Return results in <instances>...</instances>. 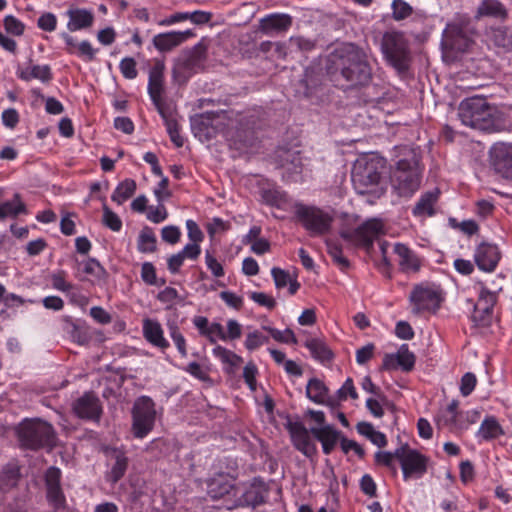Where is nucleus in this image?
I'll return each instance as SVG.
<instances>
[{
  "label": "nucleus",
  "mask_w": 512,
  "mask_h": 512,
  "mask_svg": "<svg viewBox=\"0 0 512 512\" xmlns=\"http://www.w3.org/2000/svg\"><path fill=\"white\" fill-rule=\"evenodd\" d=\"M135 190L136 182L132 179H125L117 185L111 199L118 204H122L135 193Z\"/></svg>",
  "instance_id": "a19ab883"
},
{
  "label": "nucleus",
  "mask_w": 512,
  "mask_h": 512,
  "mask_svg": "<svg viewBox=\"0 0 512 512\" xmlns=\"http://www.w3.org/2000/svg\"><path fill=\"white\" fill-rule=\"evenodd\" d=\"M296 215L304 228L312 236H320L329 232L333 217L326 211L303 204L296 205Z\"/></svg>",
  "instance_id": "6e6552de"
},
{
  "label": "nucleus",
  "mask_w": 512,
  "mask_h": 512,
  "mask_svg": "<svg viewBox=\"0 0 512 512\" xmlns=\"http://www.w3.org/2000/svg\"><path fill=\"white\" fill-rule=\"evenodd\" d=\"M52 287L58 291L66 293L72 301L76 298V293L73 291L75 286L66 280L65 271H57L51 276Z\"/></svg>",
  "instance_id": "37998d69"
},
{
  "label": "nucleus",
  "mask_w": 512,
  "mask_h": 512,
  "mask_svg": "<svg viewBox=\"0 0 512 512\" xmlns=\"http://www.w3.org/2000/svg\"><path fill=\"white\" fill-rule=\"evenodd\" d=\"M258 373V369L256 365L252 362L246 364L243 369V378L250 388L251 391L256 390V375Z\"/></svg>",
  "instance_id": "680f3d73"
},
{
  "label": "nucleus",
  "mask_w": 512,
  "mask_h": 512,
  "mask_svg": "<svg viewBox=\"0 0 512 512\" xmlns=\"http://www.w3.org/2000/svg\"><path fill=\"white\" fill-rule=\"evenodd\" d=\"M466 22H451L446 25L442 33V44L456 51H465L469 46V39L464 32Z\"/></svg>",
  "instance_id": "a211bd4d"
},
{
  "label": "nucleus",
  "mask_w": 512,
  "mask_h": 512,
  "mask_svg": "<svg viewBox=\"0 0 512 512\" xmlns=\"http://www.w3.org/2000/svg\"><path fill=\"white\" fill-rule=\"evenodd\" d=\"M473 257L479 270L491 273L497 268L501 253L497 245L482 242L475 248Z\"/></svg>",
  "instance_id": "2eb2a0df"
},
{
  "label": "nucleus",
  "mask_w": 512,
  "mask_h": 512,
  "mask_svg": "<svg viewBox=\"0 0 512 512\" xmlns=\"http://www.w3.org/2000/svg\"><path fill=\"white\" fill-rule=\"evenodd\" d=\"M212 354L215 358L228 366L229 372H231L233 368L239 366L243 361L240 356L220 345H216L212 349Z\"/></svg>",
  "instance_id": "e433bc0d"
},
{
  "label": "nucleus",
  "mask_w": 512,
  "mask_h": 512,
  "mask_svg": "<svg viewBox=\"0 0 512 512\" xmlns=\"http://www.w3.org/2000/svg\"><path fill=\"white\" fill-rule=\"evenodd\" d=\"M19 479V469L16 464H8L0 472V491H8L14 487Z\"/></svg>",
  "instance_id": "ea45409f"
},
{
  "label": "nucleus",
  "mask_w": 512,
  "mask_h": 512,
  "mask_svg": "<svg viewBox=\"0 0 512 512\" xmlns=\"http://www.w3.org/2000/svg\"><path fill=\"white\" fill-rule=\"evenodd\" d=\"M503 434L504 430L498 420L494 416H487L476 432V438L479 442L491 441Z\"/></svg>",
  "instance_id": "2f4dec72"
},
{
  "label": "nucleus",
  "mask_w": 512,
  "mask_h": 512,
  "mask_svg": "<svg viewBox=\"0 0 512 512\" xmlns=\"http://www.w3.org/2000/svg\"><path fill=\"white\" fill-rule=\"evenodd\" d=\"M21 444L30 449L50 447L55 441L53 427L40 419L24 420L18 427Z\"/></svg>",
  "instance_id": "20e7f679"
},
{
  "label": "nucleus",
  "mask_w": 512,
  "mask_h": 512,
  "mask_svg": "<svg viewBox=\"0 0 512 512\" xmlns=\"http://www.w3.org/2000/svg\"><path fill=\"white\" fill-rule=\"evenodd\" d=\"M3 25L8 34L13 36L24 34L25 24L13 15H6L3 19Z\"/></svg>",
  "instance_id": "3c124183"
},
{
  "label": "nucleus",
  "mask_w": 512,
  "mask_h": 512,
  "mask_svg": "<svg viewBox=\"0 0 512 512\" xmlns=\"http://www.w3.org/2000/svg\"><path fill=\"white\" fill-rule=\"evenodd\" d=\"M411 311L416 315L436 312L443 300L442 292L435 285H418L410 294Z\"/></svg>",
  "instance_id": "1a4fd4ad"
},
{
  "label": "nucleus",
  "mask_w": 512,
  "mask_h": 512,
  "mask_svg": "<svg viewBox=\"0 0 512 512\" xmlns=\"http://www.w3.org/2000/svg\"><path fill=\"white\" fill-rule=\"evenodd\" d=\"M359 434L367 437L374 445L384 447L387 444V439L384 433L374 429L373 425L367 422H360L357 425Z\"/></svg>",
  "instance_id": "58836bf2"
},
{
  "label": "nucleus",
  "mask_w": 512,
  "mask_h": 512,
  "mask_svg": "<svg viewBox=\"0 0 512 512\" xmlns=\"http://www.w3.org/2000/svg\"><path fill=\"white\" fill-rule=\"evenodd\" d=\"M394 253L398 257V264L403 272H417L421 267V261L418 256L405 244L396 243Z\"/></svg>",
  "instance_id": "cd10ccee"
},
{
  "label": "nucleus",
  "mask_w": 512,
  "mask_h": 512,
  "mask_svg": "<svg viewBox=\"0 0 512 512\" xmlns=\"http://www.w3.org/2000/svg\"><path fill=\"white\" fill-rule=\"evenodd\" d=\"M164 70V62L157 60L149 71L148 79V94L162 117H165V110L162 102Z\"/></svg>",
  "instance_id": "4468645a"
},
{
  "label": "nucleus",
  "mask_w": 512,
  "mask_h": 512,
  "mask_svg": "<svg viewBox=\"0 0 512 512\" xmlns=\"http://www.w3.org/2000/svg\"><path fill=\"white\" fill-rule=\"evenodd\" d=\"M103 223L112 231L118 232L122 228L120 217L110 210L106 205L103 206Z\"/></svg>",
  "instance_id": "6e6d98bb"
},
{
  "label": "nucleus",
  "mask_w": 512,
  "mask_h": 512,
  "mask_svg": "<svg viewBox=\"0 0 512 512\" xmlns=\"http://www.w3.org/2000/svg\"><path fill=\"white\" fill-rule=\"evenodd\" d=\"M192 35L193 33L190 30L160 33L154 36L153 44L160 52H168L179 46Z\"/></svg>",
  "instance_id": "4be33fe9"
},
{
  "label": "nucleus",
  "mask_w": 512,
  "mask_h": 512,
  "mask_svg": "<svg viewBox=\"0 0 512 512\" xmlns=\"http://www.w3.org/2000/svg\"><path fill=\"white\" fill-rule=\"evenodd\" d=\"M85 274L98 276L102 272L100 263L94 258H88L78 263Z\"/></svg>",
  "instance_id": "69168bd1"
},
{
  "label": "nucleus",
  "mask_w": 512,
  "mask_h": 512,
  "mask_svg": "<svg viewBox=\"0 0 512 512\" xmlns=\"http://www.w3.org/2000/svg\"><path fill=\"white\" fill-rule=\"evenodd\" d=\"M395 358L397 361V365L403 371H410L414 367L415 356L411 351H409L407 344H403L400 346L397 353L395 354Z\"/></svg>",
  "instance_id": "a18cd8bd"
},
{
  "label": "nucleus",
  "mask_w": 512,
  "mask_h": 512,
  "mask_svg": "<svg viewBox=\"0 0 512 512\" xmlns=\"http://www.w3.org/2000/svg\"><path fill=\"white\" fill-rule=\"evenodd\" d=\"M458 116L463 125L473 129L490 132L504 127L502 111L483 97L463 100L458 108Z\"/></svg>",
  "instance_id": "f257e3e1"
},
{
  "label": "nucleus",
  "mask_w": 512,
  "mask_h": 512,
  "mask_svg": "<svg viewBox=\"0 0 512 512\" xmlns=\"http://www.w3.org/2000/svg\"><path fill=\"white\" fill-rule=\"evenodd\" d=\"M380 178L379 162L375 160L359 159L352 168L351 180L358 194H379Z\"/></svg>",
  "instance_id": "39448f33"
},
{
  "label": "nucleus",
  "mask_w": 512,
  "mask_h": 512,
  "mask_svg": "<svg viewBox=\"0 0 512 512\" xmlns=\"http://www.w3.org/2000/svg\"><path fill=\"white\" fill-rule=\"evenodd\" d=\"M228 229L229 223L218 217L213 218L207 225V232L210 237H214L216 234L225 232Z\"/></svg>",
  "instance_id": "774afa93"
},
{
  "label": "nucleus",
  "mask_w": 512,
  "mask_h": 512,
  "mask_svg": "<svg viewBox=\"0 0 512 512\" xmlns=\"http://www.w3.org/2000/svg\"><path fill=\"white\" fill-rule=\"evenodd\" d=\"M392 17L396 21H402L413 13L412 6L404 0H393L391 4Z\"/></svg>",
  "instance_id": "de8ad7c7"
},
{
  "label": "nucleus",
  "mask_w": 512,
  "mask_h": 512,
  "mask_svg": "<svg viewBox=\"0 0 512 512\" xmlns=\"http://www.w3.org/2000/svg\"><path fill=\"white\" fill-rule=\"evenodd\" d=\"M107 466L106 480L112 484L117 483L126 473L129 459L121 448L106 449Z\"/></svg>",
  "instance_id": "dca6fc26"
},
{
  "label": "nucleus",
  "mask_w": 512,
  "mask_h": 512,
  "mask_svg": "<svg viewBox=\"0 0 512 512\" xmlns=\"http://www.w3.org/2000/svg\"><path fill=\"white\" fill-rule=\"evenodd\" d=\"M480 413L477 410L460 411L457 424V433L467 430L479 419Z\"/></svg>",
  "instance_id": "603ef678"
},
{
  "label": "nucleus",
  "mask_w": 512,
  "mask_h": 512,
  "mask_svg": "<svg viewBox=\"0 0 512 512\" xmlns=\"http://www.w3.org/2000/svg\"><path fill=\"white\" fill-rule=\"evenodd\" d=\"M292 25V18L288 14H270L260 21V29L267 35L287 31Z\"/></svg>",
  "instance_id": "a878e982"
},
{
  "label": "nucleus",
  "mask_w": 512,
  "mask_h": 512,
  "mask_svg": "<svg viewBox=\"0 0 512 512\" xmlns=\"http://www.w3.org/2000/svg\"><path fill=\"white\" fill-rule=\"evenodd\" d=\"M199 334L206 337L210 343H216L218 340L225 341V331L218 322L209 323L204 316H196L192 320Z\"/></svg>",
  "instance_id": "bb28decb"
},
{
  "label": "nucleus",
  "mask_w": 512,
  "mask_h": 512,
  "mask_svg": "<svg viewBox=\"0 0 512 512\" xmlns=\"http://www.w3.org/2000/svg\"><path fill=\"white\" fill-rule=\"evenodd\" d=\"M169 334L182 357L187 356L186 340L175 324H169Z\"/></svg>",
  "instance_id": "5fc2aeb1"
},
{
  "label": "nucleus",
  "mask_w": 512,
  "mask_h": 512,
  "mask_svg": "<svg viewBox=\"0 0 512 512\" xmlns=\"http://www.w3.org/2000/svg\"><path fill=\"white\" fill-rule=\"evenodd\" d=\"M490 164L496 174L512 180V144L499 142L490 149Z\"/></svg>",
  "instance_id": "ddd939ff"
},
{
  "label": "nucleus",
  "mask_w": 512,
  "mask_h": 512,
  "mask_svg": "<svg viewBox=\"0 0 512 512\" xmlns=\"http://www.w3.org/2000/svg\"><path fill=\"white\" fill-rule=\"evenodd\" d=\"M390 182L392 189L400 197H411L419 189L421 169L419 160L413 153L396 163L391 171Z\"/></svg>",
  "instance_id": "7ed1b4c3"
},
{
  "label": "nucleus",
  "mask_w": 512,
  "mask_h": 512,
  "mask_svg": "<svg viewBox=\"0 0 512 512\" xmlns=\"http://www.w3.org/2000/svg\"><path fill=\"white\" fill-rule=\"evenodd\" d=\"M262 328L263 330L267 331L271 335V337L277 342L286 344L297 343L295 334L291 329L278 330L270 326H263Z\"/></svg>",
  "instance_id": "09e8293b"
},
{
  "label": "nucleus",
  "mask_w": 512,
  "mask_h": 512,
  "mask_svg": "<svg viewBox=\"0 0 512 512\" xmlns=\"http://www.w3.org/2000/svg\"><path fill=\"white\" fill-rule=\"evenodd\" d=\"M156 418L154 402L146 396L138 398L132 409V433L135 438L143 439L153 429Z\"/></svg>",
  "instance_id": "0eeeda50"
},
{
  "label": "nucleus",
  "mask_w": 512,
  "mask_h": 512,
  "mask_svg": "<svg viewBox=\"0 0 512 512\" xmlns=\"http://www.w3.org/2000/svg\"><path fill=\"white\" fill-rule=\"evenodd\" d=\"M381 50L388 62L397 70L408 68L409 51L402 33L392 31L383 35Z\"/></svg>",
  "instance_id": "423d86ee"
},
{
  "label": "nucleus",
  "mask_w": 512,
  "mask_h": 512,
  "mask_svg": "<svg viewBox=\"0 0 512 512\" xmlns=\"http://www.w3.org/2000/svg\"><path fill=\"white\" fill-rule=\"evenodd\" d=\"M334 62L349 86L365 85L371 79V68L365 53L353 44H345L334 54Z\"/></svg>",
  "instance_id": "f03ea898"
},
{
  "label": "nucleus",
  "mask_w": 512,
  "mask_h": 512,
  "mask_svg": "<svg viewBox=\"0 0 512 512\" xmlns=\"http://www.w3.org/2000/svg\"><path fill=\"white\" fill-rule=\"evenodd\" d=\"M267 496V488L264 482L258 478H254L249 483H239L234 488L232 505L235 507H255L264 502Z\"/></svg>",
  "instance_id": "9d476101"
},
{
  "label": "nucleus",
  "mask_w": 512,
  "mask_h": 512,
  "mask_svg": "<svg viewBox=\"0 0 512 512\" xmlns=\"http://www.w3.org/2000/svg\"><path fill=\"white\" fill-rule=\"evenodd\" d=\"M268 342V336L264 335L261 331L254 330L246 335L244 346L247 350L254 351Z\"/></svg>",
  "instance_id": "8fccbe9b"
},
{
  "label": "nucleus",
  "mask_w": 512,
  "mask_h": 512,
  "mask_svg": "<svg viewBox=\"0 0 512 512\" xmlns=\"http://www.w3.org/2000/svg\"><path fill=\"white\" fill-rule=\"evenodd\" d=\"M395 456L401 464L405 480L412 476L419 478L426 473L427 458L407 445L397 448Z\"/></svg>",
  "instance_id": "9b49d317"
},
{
  "label": "nucleus",
  "mask_w": 512,
  "mask_h": 512,
  "mask_svg": "<svg viewBox=\"0 0 512 512\" xmlns=\"http://www.w3.org/2000/svg\"><path fill=\"white\" fill-rule=\"evenodd\" d=\"M387 403V398L386 401H382L380 398L375 396V398H368L366 400V407L374 417L381 418L384 415L383 406Z\"/></svg>",
  "instance_id": "052dcab7"
},
{
  "label": "nucleus",
  "mask_w": 512,
  "mask_h": 512,
  "mask_svg": "<svg viewBox=\"0 0 512 512\" xmlns=\"http://www.w3.org/2000/svg\"><path fill=\"white\" fill-rule=\"evenodd\" d=\"M458 408L459 401L452 400L446 407L439 409L435 417L438 427L457 433V424L460 413Z\"/></svg>",
  "instance_id": "393cba45"
},
{
  "label": "nucleus",
  "mask_w": 512,
  "mask_h": 512,
  "mask_svg": "<svg viewBox=\"0 0 512 512\" xmlns=\"http://www.w3.org/2000/svg\"><path fill=\"white\" fill-rule=\"evenodd\" d=\"M310 432L321 443H337L339 439V432L335 430L331 425L312 427Z\"/></svg>",
  "instance_id": "c03bdc74"
},
{
  "label": "nucleus",
  "mask_w": 512,
  "mask_h": 512,
  "mask_svg": "<svg viewBox=\"0 0 512 512\" xmlns=\"http://www.w3.org/2000/svg\"><path fill=\"white\" fill-rule=\"evenodd\" d=\"M250 299L260 306L266 307L268 309H273L276 306L275 299L263 292H251L249 295Z\"/></svg>",
  "instance_id": "0e129e2a"
},
{
  "label": "nucleus",
  "mask_w": 512,
  "mask_h": 512,
  "mask_svg": "<svg viewBox=\"0 0 512 512\" xmlns=\"http://www.w3.org/2000/svg\"><path fill=\"white\" fill-rule=\"evenodd\" d=\"M497 300L496 293L482 287L478 300L475 304L474 319L485 324L493 312L494 305Z\"/></svg>",
  "instance_id": "b1692460"
},
{
  "label": "nucleus",
  "mask_w": 512,
  "mask_h": 512,
  "mask_svg": "<svg viewBox=\"0 0 512 512\" xmlns=\"http://www.w3.org/2000/svg\"><path fill=\"white\" fill-rule=\"evenodd\" d=\"M166 123V129L170 136L171 141L177 146L182 147L184 145V138L180 134V128L178 123L175 120L167 119V117H163Z\"/></svg>",
  "instance_id": "4d7b16f0"
},
{
  "label": "nucleus",
  "mask_w": 512,
  "mask_h": 512,
  "mask_svg": "<svg viewBox=\"0 0 512 512\" xmlns=\"http://www.w3.org/2000/svg\"><path fill=\"white\" fill-rule=\"evenodd\" d=\"M27 213L25 204L19 194H15L12 200L0 203V221L7 218H16L20 214Z\"/></svg>",
  "instance_id": "f704fd0d"
},
{
  "label": "nucleus",
  "mask_w": 512,
  "mask_h": 512,
  "mask_svg": "<svg viewBox=\"0 0 512 512\" xmlns=\"http://www.w3.org/2000/svg\"><path fill=\"white\" fill-rule=\"evenodd\" d=\"M507 16V9L499 0H482L475 14L476 19L491 17L502 21L505 20Z\"/></svg>",
  "instance_id": "c756f323"
},
{
  "label": "nucleus",
  "mask_w": 512,
  "mask_h": 512,
  "mask_svg": "<svg viewBox=\"0 0 512 512\" xmlns=\"http://www.w3.org/2000/svg\"><path fill=\"white\" fill-rule=\"evenodd\" d=\"M305 346L310 351L312 357L321 362H329L333 354L326 343L318 338H311L305 342Z\"/></svg>",
  "instance_id": "c9c22d12"
},
{
  "label": "nucleus",
  "mask_w": 512,
  "mask_h": 512,
  "mask_svg": "<svg viewBox=\"0 0 512 512\" xmlns=\"http://www.w3.org/2000/svg\"><path fill=\"white\" fill-rule=\"evenodd\" d=\"M98 52V49H95L92 44L84 40L77 45V50H70V53L76 54L78 57L83 59L86 62L93 61L95 59V56Z\"/></svg>",
  "instance_id": "864d4df0"
},
{
  "label": "nucleus",
  "mask_w": 512,
  "mask_h": 512,
  "mask_svg": "<svg viewBox=\"0 0 512 512\" xmlns=\"http://www.w3.org/2000/svg\"><path fill=\"white\" fill-rule=\"evenodd\" d=\"M205 264L216 278L223 277L225 272L222 264L212 255L210 251L205 253Z\"/></svg>",
  "instance_id": "bf43d9fd"
},
{
  "label": "nucleus",
  "mask_w": 512,
  "mask_h": 512,
  "mask_svg": "<svg viewBox=\"0 0 512 512\" xmlns=\"http://www.w3.org/2000/svg\"><path fill=\"white\" fill-rule=\"evenodd\" d=\"M289 431L293 445L297 450L308 457H311L316 452V446L312 442L308 430L302 424H291Z\"/></svg>",
  "instance_id": "aec40b11"
},
{
  "label": "nucleus",
  "mask_w": 512,
  "mask_h": 512,
  "mask_svg": "<svg viewBox=\"0 0 512 512\" xmlns=\"http://www.w3.org/2000/svg\"><path fill=\"white\" fill-rule=\"evenodd\" d=\"M307 397L317 404L328 403V388L317 378H311L306 386Z\"/></svg>",
  "instance_id": "72a5a7b5"
},
{
  "label": "nucleus",
  "mask_w": 512,
  "mask_h": 512,
  "mask_svg": "<svg viewBox=\"0 0 512 512\" xmlns=\"http://www.w3.org/2000/svg\"><path fill=\"white\" fill-rule=\"evenodd\" d=\"M143 334L145 339L152 345L165 350L169 347V342L164 338V332L161 324L153 319L143 321Z\"/></svg>",
  "instance_id": "c85d7f7f"
},
{
  "label": "nucleus",
  "mask_w": 512,
  "mask_h": 512,
  "mask_svg": "<svg viewBox=\"0 0 512 512\" xmlns=\"http://www.w3.org/2000/svg\"><path fill=\"white\" fill-rule=\"evenodd\" d=\"M234 478L225 473H218L213 477L207 479V493L212 499H219L227 497V501L232 505V498L234 488L237 484L234 483Z\"/></svg>",
  "instance_id": "f3484780"
},
{
  "label": "nucleus",
  "mask_w": 512,
  "mask_h": 512,
  "mask_svg": "<svg viewBox=\"0 0 512 512\" xmlns=\"http://www.w3.org/2000/svg\"><path fill=\"white\" fill-rule=\"evenodd\" d=\"M67 15L69 16L67 28L71 32L90 27L94 20L92 12L86 9H70Z\"/></svg>",
  "instance_id": "473e14b6"
},
{
  "label": "nucleus",
  "mask_w": 512,
  "mask_h": 512,
  "mask_svg": "<svg viewBox=\"0 0 512 512\" xmlns=\"http://www.w3.org/2000/svg\"><path fill=\"white\" fill-rule=\"evenodd\" d=\"M137 246L143 253H150L156 249V237L151 229L145 228L140 232Z\"/></svg>",
  "instance_id": "49530a36"
},
{
  "label": "nucleus",
  "mask_w": 512,
  "mask_h": 512,
  "mask_svg": "<svg viewBox=\"0 0 512 512\" xmlns=\"http://www.w3.org/2000/svg\"><path fill=\"white\" fill-rule=\"evenodd\" d=\"M37 25L44 31L52 32L56 29L57 18L53 13H44L38 18Z\"/></svg>",
  "instance_id": "e2e57ef3"
},
{
  "label": "nucleus",
  "mask_w": 512,
  "mask_h": 512,
  "mask_svg": "<svg viewBox=\"0 0 512 512\" xmlns=\"http://www.w3.org/2000/svg\"><path fill=\"white\" fill-rule=\"evenodd\" d=\"M275 160L289 177L302 171L303 164L299 151L280 148L275 152Z\"/></svg>",
  "instance_id": "412c9836"
},
{
  "label": "nucleus",
  "mask_w": 512,
  "mask_h": 512,
  "mask_svg": "<svg viewBox=\"0 0 512 512\" xmlns=\"http://www.w3.org/2000/svg\"><path fill=\"white\" fill-rule=\"evenodd\" d=\"M119 69L126 79H135L138 75L136 61L132 57H125L120 61Z\"/></svg>",
  "instance_id": "13d9d810"
},
{
  "label": "nucleus",
  "mask_w": 512,
  "mask_h": 512,
  "mask_svg": "<svg viewBox=\"0 0 512 512\" xmlns=\"http://www.w3.org/2000/svg\"><path fill=\"white\" fill-rule=\"evenodd\" d=\"M262 198L267 204L280 209H286L290 203L286 192L277 188L264 190L262 192Z\"/></svg>",
  "instance_id": "4c0bfd02"
},
{
  "label": "nucleus",
  "mask_w": 512,
  "mask_h": 512,
  "mask_svg": "<svg viewBox=\"0 0 512 512\" xmlns=\"http://www.w3.org/2000/svg\"><path fill=\"white\" fill-rule=\"evenodd\" d=\"M439 191L433 190L425 192L421 195L412 213L416 217H431L435 214L434 206L438 201Z\"/></svg>",
  "instance_id": "7c9ffc66"
},
{
  "label": "nucleus",
  "mask_w": 512,
  "mask_h": 512,
  "mask_svg": "<svg viewBox=\"0 0 512 512\" xmlns=\"http://www.w3.org/2000/svg\"><path fill=\"white\" fill-rule=\"evenodd\" d=\"M168 217L167 210L163 204L156 207H150L147 213V218L153 223H161Z\"/></svg>",
  "instance_id": "338daca9"
},
{
  "label": "nucleus",
  "mask_w": 512,
  "mask_h": 512,
  "mask_svg": "<svg viewBox=\"0 0 512 512\" xmlns=\"http://www.w3.org/2000/svg\"><path fill=\"white\" fill-rule=\"evenodd\" d=\"M76 415L83 419L99 420L101 406L99 399L93 394L86 393L73 405Z\"/></svg>",
  "instance_id": "6ab92c4d"
},
{
  "label": "nucleus",
  "mask_w": 512,
  "mask_h": 512,
  "mask_svg": "<svg viewBox=\"0 0 512 512\" xmlns=\"http://www.w3.org/2000/svg\"><path fill=\"white\" fill-rule=\"evenodd\" d=\"M16 74L23 81L39 80L42 83H49L53 78V73L49 65L33 64L32 60L25 67H18Z\"/></svg>",
  "instance_id": "5701e85b"
},
{
  "label": "nucleus",
  "mask_w": 512,
  "mask_h": 512,
  "mask_svg": "<svg viewBox=\"0 0 512 512\" xmlns=\"http://www.w3.org/2000/svg\"><path fill=\"white\" fill-rule=\"evenodd\" d=\"M383 233V222L378 219H371L355 230L341 232V237L350 243L364 247H371L374 240Z\"/></svg>",
  "instance_id": "f8f14e48"
},
{
  "label": "nucleus",
  "mask_w": 512,
  "mask_h": 512,
  "mask_svg": "<svg viewBox=\"0 0 512 512\" xmlns=\"http://www.w3.org/2000/svg\"><path fill=\"white\" fill-rule=\"evenodd\" d=\"M47 500L51 509L50 512H68L61 487L47 488Z\"/></svg>",
  "instance_id": "79ce46f5"
}]
</instances>
